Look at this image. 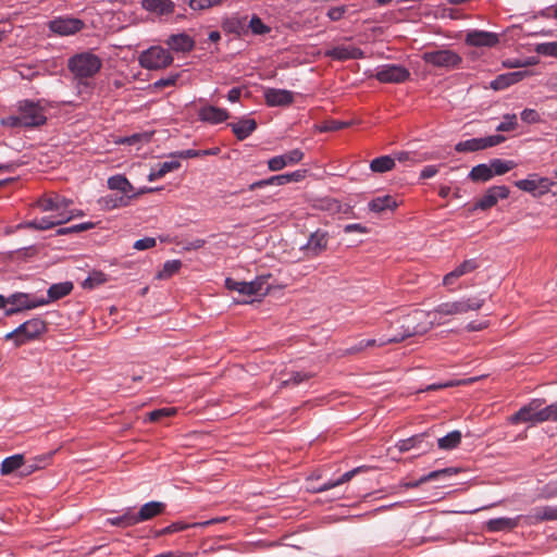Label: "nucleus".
I'll return each instance as SVG.
<instances>
[{"label":"nucleus","instance_id":"obj_1","mask_svg":"<svg viewBox=\"0 0 557 557\" xmlns=\"http://www.w3.org/2000/svg\"><path fill=\"white\" fill-rule=\"evenodd\" d=\"M73 200L58 193L51 191L42 195L36 201V207L48 214L35 218L26 224L27 227L46 231L67 223L74 218L84 216V211L72 209Z\"/></svg>","mask_w":557,"mask_h":557},{"label":"nucleus","instance_id":"obj_2","mask_svg":"<svg viewBox=\"0 0 557 557\" xmlns=\"http://www.w3.org/2000/svg\"><path fill=\"white\" fill-rule=\"evenodd\" d=\"M557 520L556 506H542L533 508L528 515H519L513 518L500 517L490 519L486 528L491 532L511 531L521 522L525 525H534L543 521Z\"/></svg>","mask_w":557,"mask_h":557},{"label":"nucleus","instance_id":"obj_3","mask_svg":"<svg viewBox=\"0 0 557 557\" xmlns=\"http://www.w3.org/2000/svg\"><path fill=\"white\" fill-rule=\"evenodd\" d=\"M485 304V298L481 295L471 297H461L456 300L445 301L437 305L432 310V318L437 325L445 324L455 315H462L470 311H479Z\"/></svg>","mask_w":557,"mask_h":557},{"label":"nucleus","instance_id":"obj_4","mask_svg":"<svg viewBox=\"0 0 557 557\" xmlns=\"http://www.w3.org/2000/svg\"><path fill=\"white\" fill-rule=\"evenodd\" d=\"M431 315L432 310H414L411 314L404 319L401 324V332L387 337L386 339L382 341L380 345L399 343L407 337L426 333L434 324H436V321L433 320Z\"/></svg>","mask_w":557,"mask_h":557},{"label":"nucleus","instance_id":"obj_5","mask_svg":"<svg viewBox=\"0 0 557 557\" xmlns=\"http://www.w3.org/2000/svg\"><path fill=\"white\" fill-rule=\"evenodd\" d=\"M11 125L38 127L46 123V110L40 101L24 100L18 104V114L10 119Z\"/></svg>","mask_w":557,"mask_h":557},{"label":"nucleus","instance_id":"obj_6","mask_svg":"<svg viewBox=\"0 0 557 557\" xmlns=\"http://www.w3.org/2000/svg\"><path fill=\"white\" fill-rule=\"evenodd\" d=\"M101 66V59L90 51L77 53L67 61L70 72L78 79L92 77Z\"/></svg>","mask_w":557,"mask_h":557},{"label":"nucleus","instance_id":"obj_7","mask_svg":"<svg viewBox=\"0 0 557 557\" xmlns=\"http://www.w3.org/2000/svg\"><path fill=\"white\" fill-rule=\"evenodd\" d=\"M270 274L260 275L251 282H239L231 277H227L225 280V287L230 290L237 292L239 295L244 297H263L270 290Z\"/></svg>","mask_w":557,"mask_h":557},{"label":"nucleus","instance_id":"obj_8","mask_svg":"<svg viewBox=\"0 0 557 557\" xmlns=\"http://www.w3.org/2000/svg\"><path fill=\"white\" fill-rule=\"evenodd\" d=\"M46 331V323L39 318L28 320L12 332L5 334V341H14L16 347L35 339Z\"/></svg>","mask_w":557,"mask_h":557},{"label":"nucleus","instance_id":"obj_9","mask_svg":"<svg viewBox=\"0 0 557 557\" xmlns=\"http://www.w3.org/2000/svg\"><path fill=\"white\" fill-rule=\"evenodd\" d=\"M139 64L147 70H160L169 66L173 62V57L169 50L154 46L143 51L138 58Z\"/></svg>","mask_w":557,"mask_h":557},{"label":"nucleus","instance_id":"obj_10","mask_svg":"<svg viewBox=\"0 0 557 557\" xmlns=\"http://www.w3.org/2000/svg\"><path fill=\"white\" fill-rule=\"evenodd\" d=\"M422 59L428 64L444 69L459 67L462 62V59L458 53L448 49L426 51L423 53Z\"/></svg>","mask_w":557,"mask_h":557},{"label":"nucleus","instance_id":"obj_11","mask_svg":"<svg viewBox=\"0 0 557 557\" xmlns=\"http://www.w3.org/2000/svg\"><path fill=\"white\" fill-rule=\"evenodd\" d=\"M410 72L399 64H383L375 69L374 77L383 84H400L406 82Z\"/></svg>","mask_w":557,"mask_h":557},{"label":"nucleus","instance_id":"obj_12","mask_svg":"<svg viewBox=\"0 0 557 557\" xmlns=\"http://www.w3.org/2000/svg\"><path fill=\"white\" fill-rule=\"evenodd\" d=\"M553 185L554 182L549 178L540 177L536 174L530 175L529 178L515 182L516 187L531 194L535 198L546 195Z\"/></svg>","mask_w":557,"mask_h":557},{"label":"nucleus","instance_id":"obj_13","mask_svg":"<svg viewBox=\"0 0 557 557\" xmlns=\"http://www.w3.org/2000/svg\"><path fill=\"white\" fill-rule=\"evenodd\" d=\"M506 140V137L503 135H491L481 138H471L463 141L458 143L455 146V150L457 152H473L479 150H484L491 147H495Z\"/></svg>","mask_w":557,"mask_h":557},{"label":"nucleus","instance_id":"obj_14","mask_svg":"<svg viewBox=\"0 0 557 557\" xmlns=\"http://www.w3.org/2000/svg\"><path fill=\"white\" fill-rule=\"evenodd\" d=\"M85 23L71 16H59L49 22V29L59 36H72L81 32Z\"/></svg>","mask_w":557,"mask_h":557},{"label":"nucleus","instance_id":"obj_15","mask_svg":"<svg viewBox=\"0 0 557 557\" xmlns=\"http://www.w3.org/2000/svg\"><path fill=\"white\" fill-rule=\"evenodd\" d=\"M327 245L329 234L324 231L318 230L310 235L308 242L300 247V250L306 258L312 259L325 251L327 249Z\"/></svg>","mask_w":557,"mask_h":557},{"label":"nucleus","instance_id":"obj_16","mask_svg":"<svg viewBox=\"0 0 557 557\" xmlns=\"http://www.w3.org/2000/svg\"><path fill=\"white\" fill-rule=\"evenodd\" d=\"M479 267L480 263L476 259L465 260L443 277V286L449 290H455L457 281L461 276L474 272Z\"/></svg>","mask_w":557,"mask_h":557},{"label":"nucleus","instance_id":"obj_17","mask_svg":"<svg viewBox=\"0 0 557 557\" xmlns=\"http://www.w3.org/2000/svg\"><path fill=\"white\" fill-rule=\"evenodd\" d=\"M48 301L44 298L35 299L32 298L28 294L16 293L9 296V305L12 307L5 310V315H12L15 312H18L24 309H33L44 305H47Z\"/></svg>","mask_w":557,"mask_h":557},{"label":"nucleus","instance_id":"obj_18","mask_svg":"<svg viewBox=\"0 0 557 557\" xmlns=\"http://www.w3.org/2000/svg\"><path fill=\"white\" fill-rule=\"evenodd\" d=\"M509 193V188L505 185L492 186L475 202L474 208L480 210L491 209L499 199H506Z\"/></svg>","mask_w":557,"mask_h":557},{"label":"nucleus","instance_id":"obj_19","mask_svg":"<svg viewBox=\"0 0 557 557\" xmlns=\"http://www.w3.org/2000/svg\"><path fill=\"white\" fill-rule=\"evenodd\" d=\"M544 400L542 399H533L528 405L521 407L515 414L509 418V422L511 424L531 422V423H541L537 421L536 413L539 412V408L542 407Z\"/></svg>","mask_w":557,"mask_h":557},{"label":"nucleus","instance_id":"obj_20","mask_svg":"<svg viewBox=\"0 0 557 557\" xmlns=\"http://www.w3.org/2000/svg\"><path fill=\"white\" fill-rule=\"evenodd\" d=\"M304 152L300 149H293L284 154L275 156L268 161L270 171L277 172L288 165H295L304 159Z\"/></svg>","mask_w":557,"mask_h":557},{"label":"nucleus","instance_id":"obj_21","mask_svg":"<svg viewBox=\"0 0 557 557\" xmlns=\"http://www.w3.org/2000/svg\"><path fill=\"white\" fill-rule=\"evenodd\" d=\"M499 42L496 33L473 29L467 33L466 44L472 47H494Z\"/></svg>","mask_w":557,"mask_h":557},{"label":"nucleus","instance_id":"obj_22","mask_svg":"<svg viewBox=\"0 0 557 557\" xmlns=\"http://www.w3.org/2000/svg\"><path fill=\"white\" fill-rule=\"evenodd\" d=\"M264 99L270 107H284L293 103L294 94L286 89L268 88L264 90Z\"/></svg>","mask_w":557,"mask_h":557},{"label":"nucleus","instance_id":"obj_23","mask_svg":"<svg viewBox=\"0 0 557 557\" xmlns=\"http://www.w3.org/2000/svg\"><path fill=\"white\" fill-rule=\"evenodd\" d=\"M198 117L200 121L206 123L219 124L226 121L230 117V113L223 108L203 106L198 111Z\"/></svg>","mask_w":557,"mask_h":557},{"label":"nucleus","instance_id":"obj_24","mask_svg":"<svg viewBox=\"0 0 557 557\" xmlns=\"http://www.w3.org/2000/svg\"><path fill=\"white\" fill-rule=\"evenodd\" d=\"M325 55L332 58L333 60L346 61V60H356L362 59L364 53L361 49L355 46H337L325 52Z\"/></svg>","mask_w":557,"mask_h":557},{"label":"nucleus","instance_id":"obj_25","mask_svg":"<svg viewBox=\"0 0 557 557\" xmlns=\"http://www.w3.org/2000/svg\"><path fill=\"white\" fill-rule=\"evenodd\" d=\"M141 7L158 16H168L174 12L175 4L171 0H143Z\"/></svg>","mask_w":557,"mask_h":557},{"label":"nucleus","instance_id":"obj_26","mask_svg":"<svg viewBox=\"0 0 557 557\" xmlns=\"http://www.w3.org/2000/svg\"><path fill=\"white\" fill-rule=\"evenodd\" d=\"M108 187L111 190H117L122 193L121 196H127L128 200H132L131 193L134 191V186L132 183L126 178V176L122 174L112 175L108 178Z\"/></svg>","mask_w":557,"mask_h":557},{"label":"nucleus","instance_id":"obj_27","mask_svg":"<svg viewBox=\"0 0 557 557\" xmlns=\"http://www.w3.org/2000/svg\"><path fill=\"white\" fill-rule=\"evenodd\" d=\"M228 126L238 140H244L257 128V123L253 119H240L236 123L228 124Z\"/></svg>","mask_w":557,"mask_h":557},{"label":"nucleus","instance_id":"obj_28","mask_svg":"<svg viewBox=\"0 0 557 557\" xmlns=\"http://www.w3.org/2000/svg\"><path fill=\"white\" fill-rule=\"evenodd\" d=\"M369 210L375 213H382L386 210H395L398 207V202L391 195L377 196L373 198L369 205Z\"/></svg>","mask_w":557,"mask_h":557},{"label":"nucleus","instance_id":"obj_29","mask_svg":"<svg viewBox=\"0 0 557 557\" xmlns=\"http://www.w3.org/2000/svg\"><path fill=\"white\" fill-rule=\"evenodd\" d=\"M165 505L161 502H149L141 506L139 511L135 513L137 523L152 519L163 512Z\"/></svg>","mask_w":557,"mask_h":557},{"label":"nucleus","instance_id":"obj_30","mask_svg":"<svg viewBox=\"0 0 557 557\" xmlns=\"http://www.w3.org/2000/svg\"><path fill=\"white\" fill-rule=\"evenodd\" d=\"M166 45L174 51L187 52L194 48L195 42L186 34H176L169 37Z\"/></svg>","mask_w":557,"mask_h":557},{"label":"nucleus","instance_id":"obj_31","mask_svg":"<svg viewBox=\"0 0 557 557\" xmlns=\"http://www.w3.org/2000/svg\"><path fill=\"white\" fill-rule=\"evenodd\" d=\"M527 75L525 72H510L498 75L492 83L491 87L495 90L505 89L518 82Z\"/></svg>","mask_w":557,"mask_h":557},{"label":"nucleus","instance_id":"obj_32","mask_svg":"<svg viewBox=\"0 0 557 557\" xmlns=\"http://www.w3.org/2000/svg\"><path fill=\"white\" fill-rule=\"evenodd\" d=\"M457 472H458V470L456 468H445V469H441V470H435V471H432V472L421 476L416 482L406 483L405 486L406 487H417L422 483L434 481L440 478H449V476L456 474Z\"/></svg>","mask_w":557,"mask_h":557},{"label":"nucleus","instance_id":"obj_33","mask_svg":"<svg viewBox=\"0 0 557 557\" xmlns=\"http://www.w3.org/2000/svg\"><path fill=\"white\" fill-rule=\"evenodd\" d=\"M99 205L104 210H113L131 205L127 196L107 195L99 199Z\"/></svg>","mask_w":557,"mask_h":557},{"label":"nucleus","instance_id":"obj_34","mask_svg":"<svg viewBox=\"0 0 557 557\" xmlns=\"http://www.w3.org/2000/svg\"><path fill=\"white\" fill-rule=\"evenodd\" d=\"M468 177L472 182H487L494 177L493 169L491 168L490 164H485V163L478 164L472 168Z\"/></svg>","mask_w":557,"mask_h":557},{"label":"nucleus","instance_id":"obj_35","mask_svg":"<svg viewBox=\"0 0 557 557\" xmlns=\"http://www.w3.org/2000/svg\"><path fill=\"white\" fill-rule=\"evenodd\" d=\"M72 289H73V284L71 282H62V283L53 284L48 289V299H46V300L49 302V301H54V300L61 299V298L65 297L66 295H69L72 292Z\"/></svg>","mask_w":557,"mask_h":557},{"label":"nucleus","instance_id":"obj_36","mask_svg":"<svg viewBox=\"0 0 557 557\" xmlns=\"http://www.w3.org/2000/svg\"><path fill=\"white\" fill-rule=\"evenodd\" d=\"M395 168V159L389 156L375 158L370 163V169L374 173H385Z\"/></svg>","mask_w":557,"mask_h":557},{"label":"nucleus","instance_id":"obj_37","mask_svg":"<svg viewBox=\"0 0 557 557\" xmlns=\"http://www.w3.org/2000/svg\"><path fill=\"white\" fill-rule=\"evenodd\" d=\"M361 470H362V468L358 467V468H355V469H352L350 471H347L339 479H337V480H330V481L323 483L322 485H320L319 487H317L315 491L317 492H324V491L331 490L333 487H336V486H338L341 484H344V483L350 481Z\"/></svg>","mask_w":557,"mask_h":557},{"label":"nucleus","instance_id":"obj_38","mask_svg":"<svg viewBox=\"0 0 557 557\" xmlns=\"http://www.w3.org/2000/svg\"><path fill=\"white\" fill-rule=\"evenodd\" d=\"M23 455L17 454L7 457L1 463L0 472L2 475H8L14 472L15 470H18L23 466Z\"/></svg>","mask_w":557,"mask_h":557},{"label":"nucleus","instance_id":"obj_39","mask_svg":"<svg viewBox=\"0 0 557 557\" xmlns=\"http://www.w3.org/2000/svg\"><path fill=\"white\" fill-rule=\"evenodd\" d=\"M107 522L111 525L127 528L137 524V520L135 518V512L131 509H127L123 515L108 518Z\"/></svg>","mask_w":557,"mask_h":557},{"label":"nucleus","instance_id":"obj_40","mask_svg":"<svg viewBox=\"0 0 557 557\" xmlns=\"http://www.w3.org/2000/svg\"><path fill=\"white\" fill-rule=\"evenodd\" d=\"M461 442L460 431H451L447 435L438 438L437 444L441 449L450 450L456 448Z\"/></svg>","mask_w":557,"mask_h":557},{"label":"nucleus","instance_id":"obj_41","mask_svg":"<svg viewBox=\"0 0 557 557\" xmlns=\"http://www.w3.org/2000/svg\"><path fill=\"white\" fill-rule=\"evenodd\" d=\"M490 165L493 169V176H495L506 174L510 170L515 169L517 163L512 160L493 159L491 160Z\"/></svg>","mask_w":557,"mask_h":557},{"label":"nucleus","instance_id":"obj_42","mask_svg":"<svg viewBox=\"0 0 557 557\" xmlns=\"http://www.w3.org/2000/svg\"><path fill=\"white\" fill-rule=\"evenodd\" d=\"M182 267L180 260H169L163 264L162 270L157 274L159 280L170 278L172 275L177 273Z\"/></svg>","mask_w":557,"mask_h":557},{"label":"nucleus","instance_id":"obj_43","mask_svg":"<svg viewBox=\"0 0 557 557\" xmlns=\"http://www.w3.org/2000/svg\"><path fill=\"white\" fill-rule=\"evenodd\" d=\"M537 421H557V401L546 407H540L536 413Z\"/></svg>","mask_w":557,"mask_h":557},{"label":"nucleus","instance_id":"obj_44","mask_svg":"<svg viewBox=\"0 0 557 557\" xmlns=\"http://www.w3.org/2000/svg\"><path fill=\"white\" fill-rule=\"evenodd\" d=\"M310 377L308 373L293 372L289 377L281 380L280 387L295 386Z\"/></svg>","mask_w":557,"mask_h":557},{"label":"nucleus","instance_id":"obj_45","mask_svg":"<svg viewBox=\"0 0 557 557\" xmlns=\"http://www.w3.org/2000/svg\"><path fill=\"white\" fill-rule=\"evenodd\" d=\"M518 126L517 115L516 114H505L503 116V121L497 125V132H511L515 131Z\"/></svg>","mask_w":557,"mask_h":557},{"label":"nucleus","instance_id":"obj_46","mask_svg":"<svg viewBox=\"0 0 557 557\" xmlns=\"http://www.w3.org/2000/svg\"><path fill=\"white\" fill-rule=\"evenodd\" d=\"M249 28L255 35H264L270 32V27L267 26L258 15H253L250 18Z\"/></svg>","mask_w":557,"mask_h":557},{"label":"nucleus","instance_id":"obj_47","mask_svg":"<svg viewBox=\"0 0 557 557\" xmlns=\"http://www.w3.org/2000/svg\"><path fill=\"white\" fill-rule=\"evenodd\" d=\"M224 0H189V7L195 11H202L221 4Z\"/></svg>","mask_w":557,"mask_h":557},{"label":"nucleus","instance_id":"obj_48","mask_svg":"<svg viewBox=\"0 0 557 557\" xmlns=\"http://www.w3.org/2000/svg\"><path fill=\"white\" fill-rule=\"evenodd\" d=\"M107 282L106 274L101 272H95L91 275H89L83 283V286L85 288H94L96 286H99Z\"/></svg>","mask_w":557,"mask_h":557},{"label":"nucleus","instance_id":"obj_49","mask_svg":"<svg viewBox=\"0 0 557 557\" xmlns=\"http://www.w3.org/2000/svg\"><path fill=\"white\" fill-rule=\"evenodd\" d=\"M537 53L557 58V41L541 44L536 48Z\"/></svg>","mask_w":557,"mask_h":557},{"label":"nucleus","instance_id":"obj_50","mask_svg":"<svg viewBox=\"0 0 557 557\" xmlns=\"http://www.w3.org/2000/svg\"><path fill=\"white\" fill-rule=\"evenodd\" d=\"M176 413L175 408H161L149 413L148 419L151 422L159 421L164 417H171Z\"/></svg>","mask_w":557,"mask_h":557},{"label":"nucleus","instance_id":"obj_51","mask_svg":"<svg viewBox=\"0 0 557 557\" xmlns=\"http://www.w3.org/2000/svg\"><path fill=\"white\" fill-rule=\"evenodd\" d=\"M420 441H421L420 436H412V437H409V438H406V440H400L396 444V447L398 448V450L400 453H405V451H408L411 448H413L416 446L417 442H420Z\"/></svg>","mask_w":557,"mask_h":557},{"label":"nucleus","instance_id":"obj_52","mask_svg":"<svg viewBox=\"0 0 557 557\" xmlns=\"http://www.w3.org/2000/svg\"><path fill=\"white\" fill-rule=\"evenodd\" d=\"M521 120L528 124H535L541 121V116L534 109H524L521 112Z\"/></svg>","mask_w":557,"mask_h":557},{"label":"nucleus","instance_id":"obj_53","mask_svg":"<svg viewBox=\"0 0 557 557\" xmlns=\"http://www.w3.org/2000/svg\"><path fill=\"white\" fill-rule=\"evenodd\" d=\"M349 125V123L347 122H341V121H329V122H325L321 127H320V131L321 132H335V131H339V129H343L345 127H347Z\"/></svg>","mask_w":557,"mask_h":557},{"label":"nucleus","instance_id":"obj_54","mask_svg":"<svg viewBox=\"0 0 557 557\" xmlns=\"http://www.w3.org/2000/svg\"><path fill=\"white\" fill-rule=\"evenodd\" d=\"M181 166V163L178 161H165L159 164L158 171L159 175L162 177L168 174L169 172H172L174 170H177Z\"/></svg>","mask_w":557,"mask_h":557},{"label":"nucleus","instance_id":"obj_55","mask_svg":"<svg viewBox=\"0 0 557 557\" xmlns=\"http://www.w3.org/2000/svg\"><path fill=\"white\" fill-rule=\"evenodd\" d=\"M157 244L156 238L153 237H145L141 239H138L134 243L133 247L136 250H146L154 247Z\"/></svg>","mask_w":557,"mask_h":557},{"label":"nucleus","instance_id":"obj_56","mask_svg":"<svg viewBox=\"0 0 557 557\" xmlns=\"http://www.w3.org/2000/svg\"><path fill=\"white\" fill-rule=\"evenodd\" d=\"M345 13H346V7L341 5V7L331 8L327 11L326 15L332 21H339L344 16Z\"/></svg>","mask_w":557,"mask_h":557},{"label":"nucleus","instance_id":"obj_57","mask_svg":"<svg viewBox=\"0 0 557 557\" xmlns=\"http://www.w3.org/2000/svg\"><path fill=\"white\" fill-rule=\"evenodd\" d=\"M223 28L230 33H238L242 28L240 21L237 17L230 18L223 23Z\"/></svg>","mask_w":557,"mask_h":557},{"label":"nucleus","instance_id":"obj_58","mask_svg":"<svg viewBox=\"0 0 557 557\" xmlns=\"http://www.w3.org/2000/svg\"><path fill=\"white\" fill-rule=\"evenodd\" d=\"M543 498H553L557 496V482H550L543 488L542 495Z\"/></svg>","mask_w":557,"mask_h":557},{"label":"nucleus","instance_id":"obj_59","mask_svg":"<svg viewBox=\"0 0 557 557\" xmlns=\"http://www.w3.org/2000/svg\"><path fill=\"white\" fill-rule=\"evenodd\" d=\"M285 176H286V183H292V182H300L305 178L306 176V171L305 170H297V171H294L292 173H285Z\"/></svg>","mask_w":557,"mask_h":557},{"label":"nucleus","instance_id":"obj_60","mask_svg":"<svg viewBox=\"0 0 557 557\" xmlns=\"http://www.w3.org/2000/svg\"><path fill=\"white\" fill-rule=\"evenodd\" d=\"M395 160H398L399 162H404V163H407V162H417L418 160L414 158V154L411 153V152H408V151H401V152H397L395 154Z\"/></svg>","mask_w":557,"mask_h":557},{"label":"nucleus","instance_id":"obj_61","mask_svg":"<svg viewBox=\"0 0 557 557\" xmlns=\"http://www.w3.org/2000/svg\"><path fill=\"white\" fill-rule=\"evenodd\" d=\"M177 78H178L177 75H172L166 78H161L154 83V87L163 88V87H168V86H173V85H175Z\"/></svg>","mask_w":557,"mask_h":557},{"label":"nucleus","instance_id":"obj_62","mask_svg":"<svg viewBox=\"0 0 557 557\" xmlns=\"http://www.w3.org/2000/svg\"><path fill=\"white\" fill-rule=\"evenodd\" d=\"M438 173V168L436 165H428L423 168V170L420 173L421 178H431L435 176Z\"/></svg>","mask_w":557,"mask_h":557},{"label":"nucleus","instance_id":"obj_63","mask_svg":"<svg viewBox=\"0 0 557 557\" xmlns=\"http://www.w3.org/2000/svg\"><path fill=\"white\" fill-rule=\"evenodd\" d=\"M344 232L345 233H352V232H358V233H367L368 230L366 226H363L362 224L360 223H351V224H347L345 227H344Z\"/></svg>","mask_w":557,"mask_h":557},{"label":"nucleus","instance_id":"obj_64","mask_svg":"<svg viewBox=\"0 0 557 557\" xmlns=\"http://www.w3.org/2000/svg\"><path fill=\"white\" fill-rule=\"evenodd\" d=\"M94 226L95 224L92 222H84L70 226V230H73V233H79L91 230Z\"/></svg>","mask_w":557,"mask_h":557}]
</instances>
